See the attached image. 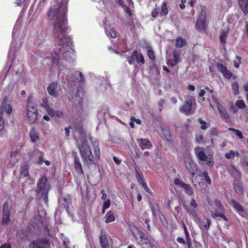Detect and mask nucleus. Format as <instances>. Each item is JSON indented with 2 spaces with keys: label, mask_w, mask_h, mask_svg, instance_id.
Listing matches in <instances>:
<instances>
[{
  "label": "nucleus",
  "mask_w": 248,
  "mask_h": 248,
  "mask_svg": "<svg viewBox=\"0 0 248 248\" xmlns=\"http://www.w3.org/2000/svg\"><path fill=\"white\" fill-rule=\"evenodd\" d=\"M187 213L195 221H198L200 220V216L198 214V209H195L192 207H185Z\"/></svg>",
  "instance_id": "obj_16"
},
{
  "label": "nucleus",
  "mask_w": 248,
  "mask_h": 248,
  "mask_svg": "<svg viewBox=\"0 0 248 248\" xmlns=\"http://www.w3.org/2000/svg\"><path fill=\"white\" fill-rule=\"evenodd\" d=\"M45 215H46L45 210L41 208L38 214L36 215V217L37 219H41V218L44 217Z\"/></svg>",
  "instance_id": "obj_44"
},
{
  "label": "nucleus",
  "mask_w": 248,
  "mask_h": 248,
  "mask_svg": "<svg viewBox=\"0 0 248 248\" xmlns=\"http://www.w3.org/2000/svg\"><path fill=\"white\" fill-rule=\"evenodd\" d=\"M236 60L234 61L233 65L234 66L237 68H239V65L241 62V58L238 56L236 57Z\"/></svg>",
  "instance_id": "obj_47"
},
{
  "label": "nucleus",
  "mask_w": 248,
  "mask_h": 248,
  "mask_svg": "<svg viewBox=\"0 0 248 248\" xmlns=\"http://www.w3.org/2000/svg\"><path fill=\"white\" fill-rule=\"evenodd\" d=\"M228 34V31H222L220 33V41L221 43H225L226 38Z\"/></svg>",
  "instance_id": "obj_41"
},
{
  "label": "nucleus",
  "mask_w": 248,
  "mask_h": 248,
  "mask_svg": "<svg viewBox=\"0 0 248 248\" xmlns=\"http://www.w3.org/2000/svg\"><path fill=\"white\" fill-rule=\"evenodd\" d=\"M229 172L231 175L236 179L240 178V173L239 171L234 167H231L230 168Z\"/></svg>",
  "instance_id": "obj_32"
},
{
  "label": "nucleus",
  "mask_w": 248,
  "mask_h": 248,
  "mask_svg": "<svg viewBox=\"0 0 248 248\" xmlns=\"http://www.w3.org/2000/svg\"><path fill=\"white\" fill-rule=\"evenodd\" d=\"M176 62L172 59H170L167 62V65L169 66L173 67L174 65H176Z\"/></svg>",
  "instance_id": "obj_52"
},
{
  "label": "nucleus",
  "mask_w": 248,
  "mask_h": 248,
  "mask_svg": "<svg viewBox=\"0 0 248 248\" xmlns=\"http://www.w3.org/2000/svg\"><path fill=\"white\" fill-rule=\"evenodd\" d=\"M179 55L176 54L175 52H173V60L176 62L177 64L179 62Z\"/></svg>",
  "instance_id": "obj_53"
},
{
  "label": "nucleus",
  "mask_w": 248,
  "mask_h": 248,
  "mask_svg": "<svg viewBox=\"0 0 248 248\" xmlns=\"http://www.w3.org/2000/svg\"><path fill=\"white\" fill-rule=\"evenodd\" d=\"M205 19V14L202 12L197 20L196 28L197 30L201 31L205 30L206 26Z\"/></svg>",
  "instance_id": "obj_10"
},
{
  "label": "nucleus",
  "mask_w": 248,
  "mask_h": 248,
  "mask_svg": "<svg viewBox=\"0 0 248 248\" xmlns=\"http://www.w3.org/2000/svg\"><path fill=\"white\" fill-rule=\"evenodd\" d=\"M46 177H42L39 180L37 187V197L39 199L43 198L44 202H47L48 189L46 188Z\"/></svg>",
  "instance_id": "obj_4"
},
{
  "label": "nucleus",
  "mask_w": 248,
  "mask_h": 248,
  "mask_svg": "<svg viewBox=\"0 0 248 248\" xmlns=\"http://www.w3.org/2000/svg\"><path fill=\"white\" fill-rule=\"evenodd\" d=\"M186 167L192 175V178L195 174L197 171V166L193 163L191 158L188 157L185 159Z\"/></svg>",
  "instance_id": "obj_11"
},
{
  "label": "nucleus",
  "mask_w": 248,
  "mask_h": 248,
  "mask_svg": "<svg viewBox=\"0 0 248 248\" xmlns=\"http://www.w3.org/2000/svg\"><path fill=\"white\" fill-rule=\"evenodd\" d=\"M173 183L177 187L183 188L186 194L189 196L193 194L194 191L192 187L189 185L184 183L180 179L175 178L173 180Z\"/></svg>",
  "instance_id": "obj_8"
},
{
  "label": "nucleus",
  "mask_w": 248,
  "mask_h": 248,
  "mask_svg": "<svg viewBox=\"0 0 248 248\" xmlns=\"http://www.w3.org/2000/svg\"><path fill=\"white\" fill-rule=\"evenodd\" d=\"M19 152L17 150L13 151L10 154L9 158V163L8 167L12 168L18 162L19 160L18 156Z\"/></svg>",
  "instance_id": "obj_15"
},
{
  "label": "nucleus",
  "mask_w": 248,
  "mask_h": 248,
  "mask_svg": "<svg viewBox=\"0 0 248 248\" xmlns=\"http://www.w3.org/2000/svg\"><path fill=\"white\" fill-rule=\"evenodd\" d=\"M244 90L245 91L247 92V93H248V83H246L243 85Z\"/></svg>",
  "instance_id": "obj_64"
},
{
  "label": "nucleus",
  "mask_w": 248,
  "mask_h": 248,
  "mask_svg": "<svg viewBox=\"0 0 248 248\" xmlns=\"http://www.w3.org/2000/svg\"><path fill=\"white\" fill-rule=\"evenodd\" d=\"M229 130L230 131H234L235 133L236 136H237L240 139H242L243 138V133L238 129H235L233 128H229Z\"/></svg>",
  "instance_id": "obj_43"
},
{
  "label": "nucleus",
  "mask_w": 248,
  "mask_h": 248,
  "mask_svg": "<svg viewBox=\"0 0 248 248\" xmlns=\"http://www.w3.org/2000/svg\"><path fill=\"white\" fill-rule=\"evenodd\" d=\"M4 127V120L1 116L0 115V131L2 130Z\"/></svg>",
  "instance_id": "obj_54"
},
{
  "label": "nucleus",
  "mask_w": 248,
  "mask_h": 248,
  "mask_svg": "<svg viewBox=\"0 0 248 248\" xmlns=\"http://www.w3.org/2000/svg\"><path fill=\"white\" fill-rule=\"evenodd\" d=\"M177 241L179 243L184 244H185V240L183 238H181V237H178L177 238Z\"/></svg>",
  "instance_id": "obj_62"
},
{
  "label": "nucleus",
  "mask_w": 248,
  "mask_h": 248,
  "mask_svg": "<svg viewBox=\"0 0 248 248\" xmlns=\"http://www.w3.org/2000/svg\"><path fill=\"white\" fill-rule=\"evenodd\" d=\"M37 152L38 153V160L37 161V163L39 165H42L44 163V161L45 160L44 158V153L39 151H37Z\"/></svg>",
  "instance_id": "obj_40"
},
{
  "label": "nucleus",
  "mask_w": 248,
  "mask_h": 248,
  "mask_svg": "<svg viewBox=\"0 0 248 248\" xmlns=\"http://www.w3.org/2000/svg\"><path fill=\"white\" fill-rule=\"evenodd\" d=\"M0 248H11V245L8 243H5L0 246Z\"/></svg>",
  "instance_id": "obj_61"
},
{
  "label": "nucleus",
  "mask_w": 248,
  "mask_h": 248,
  "mask_svg": "<svg viewBox=\"0 0 248 248\" xmlns=\"http://www.w3.org/2000/svg\"><path fill=\"white\" fill-rule=\"evenodd\" d=\"M195 154L197 157L201 161H205L208 166L212 165L213 160L212 155H206L203 149L201 147H196L195 149Z\"/></svg>",
  "instance_id": "obj_5"
},
{
  "label": "nucleus",
  "mask_w": 248,
  "mask_h": 248,
  "mask_svg": "<svg viewBox=\"0 0 248 248\" xmlns=\"http://www.w3.org/2000/svg\"><path fill=\"white\" fill-rule=\"evenodd\" d=\"M105 30L106 33L108 36H109L112 38H114L116 37L117 33L113 27L106 26Z\"/></svg>",
  "instance_id": "obj_24"
},
{
  "label": "nucleus",
  "mask_w": 248,
  "mask_h": 248,
  "mask_svg": "<svg viewBox=\"0 0 248 248\" xmlns=\"http://www.w3.org/2000/svg\"><path fill=\"white\" fill-rule=\"evenodd\" d=\"M42 100H43V102H44V103L45 104L44 105V104H42V106L43 107H46V109L49 107L48 105L47 104V99L46 98V97H44L42 99Z\"/></svg>",
  "instance_id": "obj_60"
},
{
  "label": "nucleus",
  "mask_w": 248,
  "mask_h": 248,
  "mask_svg": "<svg viewBox=\"0 0 248 248\" xmlns=\"http://www.w3.org/2000/svg\"><path fill=\"white\" fill-rule=\"evenodd\" d=\"M185 207H192L195 209H198V204L197 203L196 200L192 199L191 200L190 204L187 206H186Z\"/></svg>",
  "instance_id": "obj_46"
},
{
  "label": "nucleus",
  "mask_w": 248,
  "mask_h": 248,
  "mask_svg": "<svg viewBox=\"0 0 248 248\" xmlns=\"http://www.w3.org/2000/svg\"><path fill=\"white\" fill-rule=\"evenodd\" d=\"M203 176L204 177V180L209 184L210 185L211 184V180L210 177L208 175V173L207 171H204L203 174Z\"/></svg>",
  "instance_id": "obj_49"
},
{
  "label": "nucleus",
  "mask_w": 248,
  "mask_h": 248,
  "mask_svg": "<svg viewBox=\"0 0 248 248\" xmlns=\"http://www.w3.org/2000/svg\"><path fill=\"white\" fill-rule=\"evenodd\" d=\"M138 181L142 185L143 188L148 194H152L151 190L150 189L146 183L144 182V180L141 177H140L139 179H138Z\"/></svg>",
  "instance_id": "obj_36"
},
{
  "label": "nucleus",
  "mask_w": 248,
  "mask_h": 248,
  "mask_svg": "<svg viewBox=\"0 0 248 248\" xmlns=\"http://www.w3.org/2000/svg\"><path fill=\"white\" fill-rule=\"evenodd\" d=\"M239 155V153L238 152H234L233 150H230L228 152L225 154V158L228 159H233L235 156H238Z\"/></svg>",
  "instance_id": "obj_34"
},
{
  "label": "nucleus",
  "mask_w": 248,
  "mask_h": 248,
  "mask_svg": "<svg viewBox=\"0 0 248 248\" xmlns=\"http://www.w3.org/2000/svg\"><path fill=\"white\" fill-rule=\"evenodd\" d=\"M147 54L149 58L151 60H153L155 59V55L154 51L152 49H149L147 51Z\"/></svg>",
  "instance_id": "obj_48"
},
{
  "label": "nucleus",
  "mask_w": 248,
  "mask_h": 248,
  "mask_svg": "<svg viewBox=\"0 0 248 248\" xmlns=\"http://www.w3.org/2000/svg\"><path fill=\"white\" fill-rule=\"evenodd\" d=\"M196 1L195 0H190L188 2V4L191 6L193 7L194 4H195Z\"/></svg>",
  "instance_id": "obj_63"
},
{
  "label": "nucleus",
  "mask_w": 248,
  "mask_h": 248,
  "mask_svg": "<svg viewBox=\"0 0 248 248\" xmlns=\"http://www.w3.org/2000/svg\"><path fill=\"white\" fill-rule=\"evenodd\" d=\"M210 133L212 135L216 136L217 135L218 132L216 128L213 127L210 130Z\"/></svg>",
  "instance_id": "obj_59"
},
{
  "label": "nucleus",
  "mask_w": 248,
  "mask_h": 248,
  "mask_svg": "<svg viewBox=\"0 0 248 248\" xmlns=\"http://www.w3.org/2000/svg\"><path fill=\"white\" fill-rule=\"evenodd\" d=\"M203 140V136L202 135H197L196 138V141L198 143H201Z\"/></svg>",
  "instance_id": "obj_55"
},
{
  "label": "nucleus",
  "mask_w": 248,
  "mask_h": 248,
  "mask_svg": "<svg viewBox=\"0 0 248 248\" xmlns=\"http://www.w3.org/2000/svg\"><path fill=\"white\" fill-rule=\"evenodd\" d=\"M168 13V9L167 6V3L164 1L161 6V10L160 12V16H166Z\"/></svg>",
  "instance_id": "obj_35"
},
{
  "label": "nucleus",
  "mask_w": 248,
  "mask_h": 248,
  "mask_svg": "<svg viewBox=\"0 0 248 248\" xmlns=\"http://www.w3.org/2000/svg\"><path fill=\"white\" fill-rule=\"evenodd\" d=\"M46 111H47L48 114L51 116H57L59 118H61L63 116V113L62 111L60 110L55 111L50 108L49 107H48L46 109Z\"/></svg>",
  "instance_id": "obj_27"
},
{
  "label": "nucleus",
  "mask_w": 248,
  "mask_h": 248,
  "mask_svg": "<svg viewBox=\"0 0 248 248\" xmlns=\"http://www.w3.org/2000/svg\"><path fill=\"white\" fill-rule=\"evenodd\" d=\"M26 102L24 113V120L27 123L32 124L36 120L39 113L32 101L31 96L27 99Z\"/></svg>",
  "instance_id": "obj_3"
},
{
  "label": "nucleus",
  "mask_w": 248,
  "mask_h": 248,
  "mask_svg": "<svg viewBox=\"0 0 248 248\" xmlns=\"http://www.w3.org/2000/svg\"><path fill=\"white\" fill-rule=\"evenodd\" d=\"M186 45V41L185 39L181 37H177L176 39L175 46L178 48H181Z\"/></svg>",
  "instance_id": "obj_33"
},
{
  "label": "nucleus",
  "mask_w": 248,
  "mask_h": 248,
  "mask_svg": "<svg viewBox=\"0 0 248 248\" xmlns=\"http://www.w3.org/2000/svg\"><path fill=\"white\" fill-rule=\"evenodd\" d=\"M110 205V200L108 199L106 200V201H104V202L103 203V208H107L108 209Z\"/></svg>",
  "instance_id": "obj_50"
},
{
  "label": "nucleus",
  "mask_w": 248,
  "mask_h": 248,
  "mask_svg": "<svg viewBox=\"0 0 248 248\" xmlns=\"http://www.w3.org/2000/svg\"><path fill=\"white\" fill-rule=\"evenodd\" d=\"M235 190L237 193L239 195H241L243 192V189L240 186H236L234 187Z\"/></svg>",
  "instance_id": "obj_51"
},
{
  "label": "nucleus",
  "mask_w": 248,
  "mask_h": 248,
  "mask_svg": "<svg viewBox=\"0 0 248 248\" xmlns=\"http://www.w3.org/2000/svg\"><path fill=\"white\" fill-rule=\"evenodd\" d=\"M209 210H210L212 217H222L224 220H227V218L224 215L223 209L222 207L220 205L219 202H216V207H212V208H209Z\"/></svg>",
  "instance_id": "obj_7"
},
{
  "label": "nucleus",
  "mask_w": 248,
  "mask_h": 248,
  "mask_svg": "<svg viewBox=\"0 0 248 248\" xmlns=\"http://www.w3.org/2000/svg\"><path fill=\"white\" fill-rule=\"evenodd\" d=\"M196 222L198 223V225L201 229L203 231L207 230L209 229L211 224L210 220L209 219H207L206 222H205L204 220L202 221L200 219L199 221Z\"/></svg>",
  "instance_id": "obj_22"
},
{
  "label": "nucleus",
  "mask_w": 248,
  "mask_h": 248,
  "mask_svg": "<svg viewBox=\"0 0 248 248\" xmlns=\"http://www.w3.org/2000/svg\"><path fill=\"white\" fill-rule=\"evenodd\" d=\"M128 62L130 64H133L137 62L140 64H144V58L142 53L137 50H134L132 54L128 58Z\"/></svg>",
  "instance_id": "obj_6"
},
{
  "label": "nucleus",
  "mask_w": 248,
  "mask_h": 248,
  "mask_svg": "<svg viewBox=\"0 0 248 248\" xmlns=\"http://www.w3.org/2000/svg\"><path fill=\"white\" fill-rule=\"evenodd\" d=\"M137 140L139 146L142 150L149 149L152 146L151 143L147 139H139Z\"/></svg>",
  "instance_id": "obj_18"
},
{
  "label": "nucleus",
  "mask_w": 248,
  "mask_h": 248,
  "mask_svg": "<svg viewBox=\"0 0 248 248\" xmlns=\"http://www.w3.org/2000/svg\"><path fill=\"white\" fill-rule=\"evenodd\" d=\"M239 85L238 82H234L232 84V90L234 95L239 94Z\"/></svg>",
  "instance_id": "obj_39"
},
{
  "label": "nucleus",
  "mask_w": 248,
  "mask_h": 248,
  "mask_svg": "<svg viewBox=\"0 0 248 248\" xmlns=\"http://www.w3.org/2000/svg\"><path fill=\"white\" fill-rule=\"evenodd\" d=\"M7 100V97H4L0 108V115L1 116L4 111H5V112L8 115H10L12 112V108L11 106L9 104H6V103Z\"/></svg>",
  "instance_id": "obj_12"
},
{
  "label": "nucleus",
  "mask_w": 248,
  "mask_h": 248,
  "mask_svg": "<svg viewBox=\"0 0 248 248\" xmlns=\"http://www.w3.org/2000/svg\"><path fill=\"white\" fill-rule=\"evenodd\" d=\"M192 100L190 99L189 100L186 101L185 104L180 108V111L186 115H189L192 114L193 112L192 111Z\"/></svg>",
  "instance_id": "obj_13"
},
{
  "label": "nucleus",
  "mask_w": 248,
  "mask_h": 248,
  "mask_svg": "<svg viewBox=\"0 0 248 248\" xmlns=\"http://www.w3.org/2000/svg\"><path fill=\"white\" fill-rule=\"evenodd\" d=\"M91 141L93 143V145L94 146V152L95 153L94 157H97L98 159L100 157V150L99 148V142L98 141L95 140L94 141H92V139L90 138Z\"/></svg>",
  "instance_id": "obj_30"
},
{
  "label": "nucleus",
  "mask_w": 248,
  "mask_h": 248,
  "mask_svg": "<svg viewBox=\"0 0 248 248\" xmlns=\"http://www.w3.org/2000/svg\"><path fill=\"white\" fill-rule=\"evenodd\" d=\"M139 235L140 240L139 241V243L142 247H146V245L150 244L149 240L145 237V235L141 232H139Z\"/></svg>",
  "instance_id": "obj_28"
},
{
  "label": "nucleus",
  "mask_w": 248,
  "mask_h": 248,
  "mask_svg": "<svg viewBox=\"0 0 248 248\" xmlns=\"http://www.w3.org/2000/svg\"><path fill=\"white\" fill-rule=\"evenodd\" d=\"M30 247L31 248H48V244L44 240H38L33 241Z\"/></svg>",
  "instance_id": "obj_17"
},
{
  "label": "nucleus",
  "mask_w": 248,
  "mask_h": 248,
  "mask_svg": "<svg viewBox=\"0 0 248 248\" xmlns=\"http://www.w3.org/2000/svg\"><path fill=\"white\" fill-rule=\"evenodd\" d=\"M186 0H181V3L179 4V7L181 9L183 10L185 8V3L186 2Z\"/></svg>",
  "instance_id": "obj_58"
},
{
  "label": "nucleus",
  "mask_w": 248,
  "mask_h": 248,
  "mask_svg": "<svg viewBox=\"0 0 248 248\" xmlns=\"http://www.w3.org/2000/svg\"><path fill=\"white\" fill-rule=\"evenodd\" d=\"M74 166L78 173L80 174H83L81 164L78 157H75V158Z\"/></svg>",
  "instance_id": "obj_25"
},
{
  "label": "nucleus",
  "mask_w": 248,
  "mask_h": 248,
  "mask_svg": "<svg viewBox=\"0 0 248 248\" xmlns=\"http://www.w3.org/2000/svg\"><path fill=\"white\" fill-rule=\"evenodd\" d=\"M152 16L153 17L155 18L158 15V11L156 7L155 8L152 12Z\"/></svg>",
  "instance_id": "obj_57"
},
{
  "label": "nucleus",
  "mask_w": 248,
  "mask_h": 248,
  "mask_svg": "<svg viewBox=\"0 0 248 248\" xmlns=\"http://www.w3.org/2000/svg\"><path fill=\"white\" fill-rule=\"evenodd\" d=\"M78 144L84 163L89 167L94 164V157L87 141L85 140H81L78 142Z\"/></svg>",
  "instance_id": "obj_2"
},
{
  "label": "nucleus",
  "mask_w": 248,
  "mask_h": 248,
  "mask_svg": "<svg viewBox=\"0 0 248 248\" xmlns=\"http://www.w3.org/2000/svg\"><path fill=\"white\" fill-rule=\"evenodd\" d=\"M51 59L52 63L57 64L59 62V54L55 52L51 54Z\"/></svg>",
  "instance_id": "obj_42"
},
{
  "label": "nucleus",
  "mask_w": 248,
  "mask_h": 248,
  "mask_svg": "<svg viewBox=\"0 0 248 248\" xmlns=\"http://www.w3.org/2000/svg\"><path fill=\"white\" fill-rule=\"evenodd\" d=\"M216 66L217 70L219 71L225 78L230 79L232 77V73L222 64L217 63Z\"/></svg>",
  "instance_id": "obj_14"
},
{
  "label": "nucleus",
  "mask_w": 248,
  "mask_h": 248,
  "mask_svg": "<svg viewBox=\"0 0 248 248\" xmlns=\"http://www.w3.org/2000/svg\"><path fill=\"white\" fill-rule=\"evenodd\" d=\"M66 5L61 3L51 7L47 13L48 19L53 26V35L57 43L61 46L59 52L66 61L73 60L75 57L74 50L71 47V40L65 34L66 19L65 14Z\"/></svg>",
  "instance_id": "obj_1"
},
{
  "label": "nucleus",
  "mask_w": 248,
  "mask_h": 248,
  "mask_svg": "<svg viewBox=\"0 0 248 248\" xmlns=\"http://www.w3.org/2000/svg\"><path fill=\"white\" fill-rule=\"evenodd\" d=\"M239 7L242 12L248 14V0H238Z\"/></svg>",
  "instance_id": "obj_21"
},
{
  "label": "nucleus",
  "mask_w": 248,
  "mask_h": 248,
  "mask_svg": "<svg viewBox=\"0 0 248 248\" xmlns=\"http://www.w3.org/2000/svg\"><path fill=\"white\" fill-rule=\"evenodd\" d=\"M212 101L216 105L218 110L220 114V115L223 117L225 119L228 118V115L226 111L223 109L221 108L220 106L219 105L218 100L217 98L214 96H212Z\"/></svg>",
  "instance_id": "obj_19"
},
{
  "label": "nucleus",
  "mask_w": 248,
  "mask_h": 248,
  "mask_svg": "<svg viewBox=\"0 0 248 248\" xmlns=\"http://www.w3.org/2000/svg\"><path fill=\"white\" fill-rule=\"evenodd\" d=\"M163 134H164V136H165V138L167 140H170V132L169 131H168V130H164Z\"/></svg>",
  "instance_id": "obj_56"
},
{
  "label": "nucleus",
  "mask_w": 248,
  "mask_h": 248,
  "mask_svg": "<svg viewBox=\"0 0 248 248\" xmlns=\"http://www.w3.org/2000/svg\"><path fill=\"white\" fill-rule=\"evenodd\" d=\"M10 221V212L6 207V204L3 205L2 223L3 224H7Z\"/></svg>",
  "instance_id": "obj_20"
},
{
  "label": "nucleus",
  "mask_w": 248,
  "mask_h": 248,
  "mask_svg": "<svg viewBox=\"0 0 248 248\" xmlns=\"http://www.w3.org/2000/svg\"><path fill=\"white\" fill-rule=\"evenodd\" d=\"M235 104L239 108H245L246 105L243 100H238L236 101Z\"/></svg>",
  "instance_id": "obj_45"
},
{
  "label": "nucleus",
  "mask_w": 248,
  "mask_h": 248,
  "mask_svg": "<svg viewBox=\"0 0 248 248\" xmlns=\"http://www.w3.org/2000/svg\"><path fill=\"white\" fill-rule=\"evenodd\" d=\"M231 205L237 211V212L241 216L244 214V210L241 205L235 200L231 201Z\"/></svg>",
  "instance_id": "obj_23"
},
{
  "label": "nucleus",
  "mask_w": 248,
  "mask_h": 248,
  "mask_svg": "<svg viewBox=\"0 0 248 248\" xmlns=\"http://www.w3.org/2000/svg\"><path fill=\"white\" fill-rule=\"evenodd\" d=\"M29 174L28 166L26 164H23L20 167V177L23 178L27 177L29 175Z\"/></svg>",
  "instance_id": "obj_26"
},
{
  "label": "nucleus",
  "mask_w": 248,
  "mask_h": 248,
  "mask_svg": "<svg viewBox=\"0 0 248 248\" xmlns=\"http://www.w3.org/2000/svg\"><path fill=\"white\" fill-rule=\"evenodd\" d=\"M30 137L32 142H36L39 141L40 138L38 133L34 130L32 129L30 132Z\"/></svg>",
  "instance_id": "obj_31"
},
{
  "label": "nucleus",
  "mask_w": 248,
  "mask_h": 248,
  "mask_svg": "<svg viewBox=\"0 0 248 248\" xmlns=\"http://www.w3.org/2000/svg\"><path fill=\"white\" fill-rule=\"evenodd\" d=\"M60 91H61V86L57 82H53L50 83L47 87L48 93L54 97L57 96Z\"/></svg>",
  "instance_id": "obj_9"
},
{
  "label": "nucleus",
  "mask_w": 248,
  "mask_h": 248,
  "mask_svg": "<svg viewBox=\"0 0 248 248\" xmlns=\"http://www.w3.org/2000/svg\"><path fill=\"white\" fill-rule=\"evenodd\" d=\"M198 122L200 124V128L202 130H206L210 126L209 123L206 122L201 118L198 119Z\"/></svg>",
  "instance_id": "obj_38"
},
{
  "label": "nucleus",
  "mask_w": 248,
  "mask_h": 248,
  "mask_svg": "<svg viewBox=\"0 0 248 248\" xmlns=\"http://www.w3.org/2000/svg\"><path fill=\"white\" fill-rule=\"evenodd\" d=\"M115 220V217L111 211L108 212L106 215V222L109 223Z\"/></svg>",
  "instance_id": "obj_37"
},
{
  "label": "nucleus",
  "mask_w": 248,
  "mask_h": 248,
  "mask_svg": "<svg viewBox=\"0 0 248 248\" xmlns=\"http://www.w3.org/2000/svg\"><path fill=\"white\" fill-rule=\"evenodd\" d=\"M100 243L102 248H109L108 241L106 235L102 234L100 236Z\"/></svg>",
  "instance_id": "obj_29"
}]
</instances>
